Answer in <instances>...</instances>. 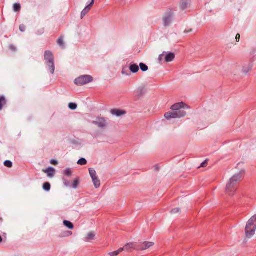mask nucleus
Masks as SVG:
<instances>
[{
	"label": "nucleus",
	"instance_id": "f257e3e1",
	"mask_svg": "<svg viewBox=\"0 0 256 256\" xmlns=\"http://www.w3.org/2000/svg\"><path fill=\"white\" fill-rule=\"evenodd\" d=\"M189 109L190 106L183 102L176 103L171 106L173 112H168L164 114V117L167 120L176 118L184 117L186 116V112L182 109Z\"/></svg>",
	"mask_w": 256,
	"mask_h": 256
},
{
	"label": "nucleus",
	"instance_id": "f03ea898",
	"mask_svg": "<svg viewBox=\"0 0 256 256\" xmlns=\"http://www.w3.org/2000/svg\"><path fill=\"white\" fill-rule=\"evenodd\" d=\"M244 171L241 170L240 172L234 174L230 180L229 182L226 184V192L229 195L234 194L236 190V184L242 178V174Z\"/></svg>",
	"mask_w": 256,
	"mask_h": 256
},
{
	"label": "nucleus",
	"instance_id": "7ed1b4c3",
	"mask_svg": "<svg viewBox=\"0 0 256 256\" xmlns=\"http://www.w3.org/2000/svg\"><path fill=\"white\" fill-rule=\"evenodd\" d=\"M256 230V214L254 215L247 222L245 232L246 236L250 238L255 234Z\"/></svg>",
	"mask_w": 256,
	"mask_h": 256
},
{
	"label": "nucleus",
	"instance_id": "20e7f679",
	"mask_svg": "<svg viewBox=\"0 0 256 256\" xmlns=\"http://www.w3.org/2000/svg\"><path fill=\"white\" fill-rule=\"evenodd\" d=\"M44 58L48 67V70L51 74H53L55 71V66L54 63V56L52 52L50 50L45 51Z\"/></svg>",
	"mask_w": 256,
	"mask_h": 256
},
{
	"label": "nucleus",
	"instance_id": "39448f33",
	"mask_svg": "<svg viewBox=\"0 0 256 256\" xmlns=\"http://www.w3.org/2000/svg\"><path fill=\"white\" fill-rule=\"evenodd\" d=\"M93 78L90 75H83L74 80V84L77 86H83L93 81Z\"/></svg>",
	"mask_w": 256,
	"mask_h": 256
},
{
	"label": "nucleus",
	"instance_id": "423d86ee",
	"mask_svg": "<svg viewBox=\"0 0 256 256\" xmlns=\"http://www.w3.org/2000/svg\"><path fill=\"white\" fill-rule=\"evenodd\" d=\"M173 16L174 14L171 11L168 12L164 14L162 18V22L164 23V26L165 27L170 26V24L172 22Z\"/></svg>",
	"mask_w": 256,
	"mask_h": 256
},
{
	"label": "nucleus",
	"instance_id": "0eeeda50",
	"mask_svg": "<svg viewBox=\"0 0 256 256\" xmlns=\"http://www.w3.org/2000/svg\"><path fill=\"white\" fill-rule=\"evenodd\" d=\"M92 124L98 126V127L101 128L106 126V122L104 118H98L97 120L93 121Z\"/></svg>",
	"mask_w": 256,
	"mask_h": 256
},
{
	"label": "nucleus",
	"instance_id": "6e6552de",
	"mask_svg": "<svg viewBox=\"0 0 256 256\" xmlns=\"http://www.w3.org/2000/svg\"><path fill=\"white\" fill-rule=\"evenodd\" d=\"M154 245V243L150 242H144L138 246L137 249L138 250H144L148 249Z\"/></svg>",
	"mask_w": 256,
	"mask_h": 256
},
{
	"label": "nucleus",
	"instance_id": "1a4fd4ad",
	"mask_svg": "<svg viewBox=\"0 0 256 256\" xmlns=\"http://www.w3.org/2000/svg\"><path fill=\"white\" fill-rule=\"evenodd\" d=\"M94 0H92V2L87 6H86L83 10L81 12V19H82L83 18L90 10L92 5L94 4Z\"/></svg>",
	"mask_w": 256,
	"mask_h": 256
},
{
	"label": "nucleus",
	"instance_id": "9d476101",
	"mask_svg": "<svg viewBox=\"0 0 256 256\" xmlns=\"http://www.w3.org/2000/svg\"><path fill=\"white\" fill-rule=\"evenodd\" d=\"M110 113L112 115H114V116L118 117V116H120L122 115L126 114V112L124 110L118 109V108H114V109H112L110 110Z\"/></svg>",
	"mask_w": 256,
	"mask_h": 256
},
{
	"label": "nucleus",
	"instance_id": "9b49d317",
	"mask_svg": "<svg viewBox=\"0 0 256 256\" xmlns=\"http://www.w3.org/2000/svg\"><path fill=\"white\" fill-rule=\"evenodd\" d=\"M175 58V54L173 52L166 53L164 56L165 61L167 62H172Z\"/></svg>",
	"mask_w": 256,
	"mask_h": 256
},
{
	"label": "nucleus",
	"instance_id": "f8f14e48",
	"mask_svg": "<svg viewBox=\"0 0 256 256\" xmlns=\"http://www.w3.org/2000/svg\"><path fill=\"white\" fill-rule=\"evenodd\" d=\"M129 69L132 73H136L139 70L140 68L138 64L131 62L130 64Z\"/></svg>",
	"mask_w": 256,
	"mask_h": 256
},
{
	"label": "nucleus",
	"instance_id": "ddd939ff",
	"mask_svg": "<svg viewBox=\"0 0 256 256\" xmlns=\"http://www.w3.org/2000/svg\"><path fill=\"white\" fill-rule=\"evenodd\" d=\"M44 172L47 174L48 177L52 178L54 176L55 170L54 168L50 166Z\"/></svg>",
	"mask_w": 256,
	"mask_h": 256
},
{
	"label": "nucleus",
	"instance_id": "4468645a",
	"mask_svg": "<svg viewBox=\"0 0 256 256\" xmlns=\"http://www.w3.org/2000/svg\"><path fill=\"white\" fill-rule=\"evenodd\" d=\"M7 100L4 95L0 96V110H2L4 106L6 104Z\"/></svg>",
	"mask_w": 256,
	"mask_h": 256
},
{
	"label": "nucleus",
	"instance_id": "2eb2a0df",
	"mask_svg": "<svg viewBox=\"0 0 256 256\" xmlns=\"http://www.w3.org/2000/svg\"><path fill=\"white\" fill-rule=\"evenodd\" d=\"M188 0H182L180 2V8L182 10H186L188 6Z\"/></svg>",
	"mask_w": 256,
	"mask_h": 256
},
{
	"label": "nucleus",
	"instance_id": "dca6fc26",
	"mask_svg": "<svg viewBox=\"0 0 256 256\" xmlns=\"http://www.w3.org/2000/svg\"><path fill=\"white\" fill-rule=\"evenodd\" d=\"M63 224L65 226H66L70 230H72L74 228L73 224L70 221L67 220H64L63 221Z\"/></svg>",
	"mask_w": 256,
	"mask_h": 256
},
{
	"label": "nucleus",
	"instance_id": "f3484780",
	"mask_svg": "<svg viewBox=\"0 0 256 256\" xmlns=\"http://www.w3.org/2000/svg\"><path fill=\"white\" fill-rule=\"evenodd\" d=\"M89 173L92 178V180L96 178L98 176H96V172L94 169L92 168H89Z\"/></svg>",
	"mask_w": 256,
	"mask_h": 256
},
{
	"label": "nucleus",
	"instance_id": "a211bd4d",
	"mask_svg": "<svg viewBox=\"0 0 256 256\" xmlns=\"http://www.w3.org/2000/svg\"><path fill=\"white\" fill-rule=\"evenodd\" d=\"M51 188V185L48 182H45L42 185V188L46 192H49Z\"/></svg>",
	"mask_w": 256,
	"mask_h": 256
},
{
	"label": "nucleus",
	"instance_id": "6ab92c4d",
	"mask_svg": "<svg viewBox=\"0 0 256 256\" xmlns=\"http://www.w3.org/2000/svg\"><path fill=\"white\" fill-rule=\"evenodd\" d=\"M253 65L252 64H249L247 66H244L243 68L244 72L247 74L250 71L252 68Z\"/></svg>",
	"mask_w": 256,
	"mask_h": 256
},
{
	"label": "nucleus",
	"instance_id": "aec40b11",
	"mask_svg": "<svg viewBox=\"0 0 256 256\" xmlns=\"http://www.w3.org/2000/svg\"><path fill=\"white\" fill-rule=\"evenodd\" d=\"M92 182H94V187L96 188H100V182L98 177L92 180Z\"/></svg>",
	"mask_w": 256,
	"mask_h": 256
},
{
	"label": "nucleus",
	"instance_id": "412c9836",
	"mask_svg": "<svg viewBox=\"0 0 256 256\" xmlns=\"http://www.w3.org/2000/svg\"><path fill=\"white\" fill-rule=\"evenodd\" d=\"M124 250V248H120L118 250H116L113 252H111L109 253V255L110 256H118L120 252H122Z\"/></svg>",
	"mask_w": 256,
	"mask_h": 256
},
{
	"label": "nucleus",
	"instance_id": "4be33fe9",
	"mask_svg": "<svg viewBox=\"0 0 256 256\" xmlns=\"http://www.w3.org/2000/svg\"><path fill=\"white\" fill-rule=\"evenodd\" d=\"M142 72H145L148 69V67L145 64L141 62L140 64V67Z\"/></svg>",
	"mask_w": 256,
	"mask_h": 256
},
{
	"label": "nucleus",
	"instance_id": "5701e85b",
	"mask_svg": "<svg viewBox=\"0 0 256 256\" xmlns=\"http://www.w3.org/2000/svg\"><path fill=\"white\" fill-rule=\"evenodd\" d=\"M80 181L79 178H77L73 181L72 186V188L76 189L78 188V185L80 184Z\"/></svg>",
	"mask_w": 256,
	"mask_h": 256
},
{
	"label": "nucleus",
	"instance_id": "b1692460",
	"mask_svg": "<svg viewBox=\"0 0 256 256\" xmlns=\"http://www.w3.org/2000/svg\"><path fill=\"white\" fill-rule=\"evenodd\" d=\"M57 43L62 48H64L65 46H64V40H63V38L62 36L60 37L58 39Z\"/></svg>",
	"mask_w": 256,
	"mask_h": 256
},
{
	"label": "nucleus",
	"instance_id": "393cba45",
	"mask_svg": "<svg viewBox=\"0 0 256 256\" xmlns=\"http://www.w3.org/2000/svg\"><path fill=\"white\" fill-rule=\"evenodd\" d=\"M13 8L16 12H18L21 9V6L19 3H15L13 5Z\"/></svg>",
	"mask_w": 256,
	"mask_h": 256
},
{
	"label": "nucleus",
	"instance_id": "a878e982",
	"mask_svg": "<svg viewBox=\"0 0 256 256\" xmlns=\"http://www.w3.org/2000/svg\"><path fill=\"white\" fill-rule=\"evenodd\" d=\"M64 174L68 177H70L72 175V171L70 168H66L64 170Z\"/></svg>",
	"mask_w": 256,
	"mask_h": 256
},
{
	"label": "nucleus",
	"instance_id": "bb28decb",
	"mask_svg": "<svg viewBox=\"0 0 256 256\" xmlns=\"http://www.w3.org/2000/svg\"><path fill=\"white\" fill-rule=\"evenodd\" d=\"M95 234L92 232H89L86 237L87 240H90L94 239V238L95 237Z\"/></svg>",
	"mask_w": 256,
	"mask_h": 256
},
{
	"label": "nucleus",
	"instance_id": "cd10ccee",
	"mask_svg": "<svg viewBox=\"0 0 256 256\" xmlns=\"http://www.w3.org/2000/svg\"><path fill=\"white\" fill-rule=\"evenodd\" d=\"M79 165H85L87 164V160L84 158H80L77 162Z\"/></svg>",
	"mask_w": 256,
	"mask_h": 256
},
{
	"label": "nucleus",
	"instance_id": "c85d7f7f",
	"mask_svg": "<svg viewBox=\"0 0 256 256\" xmlns=\"http://www.w3.org/2000/svg\"><path fill=\"white\" fill-rule=\"evenodd\" d=\"M72 232L71 231H64L62 232L61 234V236L62 237H68L71 235H72Z\"/></svg>",
	"mask_w": 256,
	"mask_h": 256
},
{
	"label": "nucleus",
	"instance_id": "c756f323",
	"mask_svg": "<svg viewBox=\"0 0 256 256\" xmlns=\"http://www.w3.org/2000/svg\"><path fill=\"white\" fill-rule=\"evenodd\" d=\"M77 107H78V105L76 103L70 102L68 104V108L71 110H75L76 109Z\"/></svg>",
	"mask_w": 256,
	"mask_h": 256
},
{
	"label": "nucleus",
	"instance_id": "7c9ffc66",
	"mask_svg": "<svg viewBox=\"0 0 256 256\" xmlns=\"http://www.w3.org/2000/svg\"><path fill=\"white\" fill-rule=\"evenodd\" d=\"M4 164V166L7 168H11L12 167V162L10 160H5Z\"/></svg>",
	"mask_w": 256,
	"mask_h": 256
},
{
	"label": "nucleus",
	"instance_id": "2f4dec72",
	"mask_svg": "<svg viewBox=\"0 0 256 256\" xmlns=\"http://www.w3.org/2000/svg\"><path fill=\"white\" fill-rule=\"evenodd\" d=\"M132 247H133V244L130 243V244H128L126 245H125L123 248H124V250H128V249L132 248Z\"/></svg>",
	"mask_w": 256,
	"mask_h": 256
},
{
	"label": "nucleus",
	"instance_id": "473e14b6",
	"mask_svg": "<svg viewBox=\"0 0 256 256\" xmlns=\"http://www.w3.org/2000/svg\"><path fill=\"white\" fill-rule=\"evenodd\" d=\"M19 29H20V31H21L22 32H25V30H26V27L24 24H20Z\"/></svg>",
	"mask_w": 256,
	"mask_h": 256
},
{
	"label": "nucleus",
	"instance_id": "72a5a7b5",
	"mask_svg": "<svg viewBox=\"0 0 256 256\" xmlns=\"http://www.w3.org/2000/svg\"><path fill=\"white\" fill-rule=\"evenodd\" d=\"M180 211V208H174L172 209L170 211V212L172 214H176L177 212H178Z\"/></svg>",
	"mask_w": 256,
	"mask_h": 256
},
{
	"label": "nucleus",
	"instance_id": "f704fd0d",
	"mask_svg": "<svg viewBox=\"0 0 256 256\" xmlns=\"http://www.w3.org/2000/svg\"><path fill=\"white\" fill-rule=\"evenodd\" d=\"M138 94L141 96L144 93V88H139L138 90Z\"/></svg>",
	"mask_w": 256,
	"mask_h": 256
},
{
	"label": "nucleus",
	"instance_id": "c9c22d12",
	"mask_svg": "<svg viewBox=\"0 0 256 256\" xmlns=\"http://www.w3.org/2000/svg\"><path fill=\"white\" fill-rule=\"evenodd\" d=\"M208 160H206L204 162H202L201 164L200 167H202V168L205 167L206 166V165L208 164Z\"/></svg>",
	"mask_w": 256,
	"mask_h": 256
},
{
	"label": "nucleus",
	"instance_id": "e433bc0d",
	"mask_svg": "<svg viewBox=\"0 0 256 256\" xmlns=\"http://www.w3.org/2000/svg\"><path fill=\"white\" fill-rule=\"evenodd\" d=\"M126 72H128V68L127 67L124 68L122 70V74H128V73H126Z\"/></svg>",
	"mask_w": 256,
	"mask_h": 256
},
{
	"label": "nucleus",
	"instance_id": "4c0bfd02",
	"mask_svg": "<svg viewBox=\"0 0 256 256\" xmlns=\"http://www.w3.org/2000/svg\"><path fill=\"white\" fill-rule=\"evenodd\" d=\"M50 164L53 165H57L58 164V162L56 160H52L50 162Z\"/></svg>",
	"mask_w": 256,
	"mask_h": 256
},
{
	"label": "nucleus",
	"instance_id": "58836bf2",
	"mask_svg": "<svg viewBox=\"0 0 256 256\" xmlns=\"http://www.w3.org/2000/svg\"><path fill=\"white\" fill-rule=\"evenodd\" d=\"M164 56V53H163L162 54H160L159 56H158V60H159L160 62H162Z\"/></svg>",
	"mask_w": 256,
	"mask_h": 256
},
{
	"label": "nucleus",
	"instance_id": "ea45409f",
	"mask_svg": "<svg viewBox=\"0 0 256 256\" xmlns=\"http://www.w3.org/2000/svg\"><path fill=\"white\" fill-rule=\"evenodd\" d=\"M44 28H41L40 30H38V34H42L44 33Z\"/></svg>",
	"mask_w": 256,
	"mask_h": 256
},
{
	"label": "nucleus",
	"instance_id": "a19ab883",
	"mask_svg": "<svg viewBox=\"0 0 256 256\" xmlns=\"http://www.w3.org/2000/svg\"><path fill=\"white\" fill-rule=\"evenodd\" d=\"M240 38V34H238L236 35V39L237 42H239Z\"/></svg>",
	"mask_w": 256,
	"mask_h": 256
},
{
	"label": "nucleus",
	"instance_id": "79ce46f5",
	"mask_svg": "<svg viewBox=\"0 0 256 256\" xmlns=\"http://www.w3.org/2000/svg\"><path fill=\"white\" fill-rule=\"evenodd\" d=\"M64 184L65 186H70V182L69 181L65 180Z\"/></svg>",
	"mask_w": 256,
	"mask_h": 256
},
{
	"label": "nucleus",
	"instance_id": "37998d69",
	"mask_svg": "<svg viewBox=\"0 0 256 256\" xmlns=\"http://www.w3.org/2000/svg\"><path fill=\"white\" fill-rule=\"evenodd\" d=\"M154 168H155L156 170V171H158L159 170V167H158V164L154 166Z\"/></svg>",
	"mask_w": 256,
	"mask_h": 256
},
{
	"label": "nucleus",
	"instance_id": "c03bdc74",
	"mask_svg": "<svg viewBox=\"0 0 256 256\" xmlns=\"http://www.w3.org/2000/svg\"><path fill=\"white\" fill-rule=\"evenodd\" d=\"M10 48L11 50H15V48H15V47H14V45H10Z\"/></svg>",
	"mask_w": 256,
	"mask_h": 256
},
{
	"label": "nucleus",
	"instance_id": "a18cd8bd",
	"mask_svg": "<svg viewBox=\"0 0 256 256\" xmlns=\"http://www.w3.org/2000/svg\"><path fill=\"white\" fill-rule=\"evenodd\" d=\"M192 32V28L190 29V30H188V31H187L186 30L184 31V32H185L186 33L190 32Z\"/></svg>",
	"mask_w": 256,
	"mask_h": 256
},
{
	"label": "nucleus",
	"instance_id": "49530a36",
	"mask_svg": "<svg viewBox=\"0 0 256 256\" xmlns=\"http://www.w3.org/2000/svg\"><path fill=\"white\" fill-rule=\"evenodd\" d=\"M2 242V236L0 235V243H1Z\"/></svg>",
	"mask_w": 256,
	"mask_h": 256
}]
</instances>
